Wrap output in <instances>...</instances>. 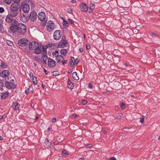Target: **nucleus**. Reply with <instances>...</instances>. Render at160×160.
<instances>
[{
  "mask_svg": "<svg viewBox=\"0 0 160 160\" xmlns=\"http://www.w3.org/2000/svg\"><path fill=\"white\" fill-rule=\"evenodd\" d=\"M29 48L31 50H34L35 53L37 54L41 53L42 51V46H39L36 41H33L29 43Z\"/></svg>",
  "mask_w": 160,
  "mask_h": 160,
  "instance_id": "nucleus-1",
  "label": "nucleus"
},
{
  "mask_svg": "<svg viewBox=\"0 0 160 160\" xmlns=\"http://www.w3.org/2000/svg\"><path fill=\"white\" fill-rule=\"evenodd\" d=\"M20 5L19 4L12 3L10 7V11L9 13L12 16L15 17L17 16L19 13V9L20 8Z\"/></svg>",
  "mask_w": 160,
  "mask_h": 160,
  "instance_id": "nucleus-2",
  "label": "nucleus"
},
{
  "mask_svg": "<svg viewBox=\"0 0 160 160\" xmlns=\"http://www.w3.org/2000/svg\"><path fill=\"white\" fill-rule=\"evenodd\" d=\"M18 25L19 23L17 21L11 24V26L8 29V32L13 34L18 33Z\"/></svg>",
  "mask_w": 160,
  "mask_h": 160,
  "instance_id": "nucleus-3",
  "label": "nucleus"
},
{
  "mask_svg": "<svg viewBox=\"0 0 160 160\" xmlns=\"http://www.w3.org/2000/svg\"><path fill=\"white\" fill-rule=\"evenodd\" d=\"M18 33L24 35L26 32V27L23 24L19 23Z\"/></svg>",
  "mask_w": 160,
  "mask_h": 160,
  "instance_id": "nucleus-4",
  "label": "nucleus"
},
{
  "mask_svg": "<svg viewBox=\"0 0 160 160\" xmlns=\"http://www.w3.org/2000/svg\"><path fill=\"white\" fill-rule=\"evenodd\" d=\"M54 23L52 20H49L48 22L46 29L48 31L51 32L56 28Z\"/></svg>",
  "mask_w": 160,
  "mask_h": 160,
  "instance_id": "nucleus-5",
  "label": "nucleus"
},
{
  "mask_svg": "<svg viewBox=\"0 0 160 160\" xmlns=\"http://www.w3.org/2000/svg\"><path fill=\"white\" fill-rule=\"evenodd\" d=\"M30 42V41L27 39L22 38L18 41V44L19 46L24 47L28 45Z\"/></svg>",
  "mask_w": 160,
  "mask_h": 160,
  "instance_id": "nucleus-6",
  "label": "nucleus"
},
{
  "mask_svg": "<svg viewBox=\"0 0 160 160\" xmlns=\"http://www.w3.org/2000/svg\"><path fill=\"white\" fill-rule=\"evenodd\" d=\"M42 62L44 64H47L46 61L48 58L47 55V50L43 46H42Z\"/></svg>",
  "mask_w": 160,
  "mask_h": 160,
  "instance_id": "nucleus-7",
  "label": "nucleus"
},
{
  "mask_svg": "<svg viewBox=\"0 0 160 160\" xmlns=\"http://www.w3.org/2000/svg\"><path fill=\"white\" fill-rule=\"evenodd\" d=\"M9 75V72L8 70H4L2 71L0 73V76L3 78H5V81H8L9 78L8 76Z\"/></svg>",
  "mask_w": 160,
  "mask_h": 160,
  "instance_id": "nucleus-8",
  "label": "nucleus"
},
{
  "mask_svg": "<svg viewBox=\"0 0 160 160\" xmlns=\"http://www.w3.org/2000/svg\"><path fill=\"white\" fill-rule=\"evenodd\" d=\"M5 84L8 89H14L16 87V85L13 82H8L7 80L5 81Z\"/></svg>",
  "mask_w": 160,
  "mask_h": 160,
  "instance_id": "nucleus-9",
  "label": "nucleus"
},
{
  "mask_svg": "<svg viewBox=\"0 0 160 160\" xmlns=\"http://www.w3.org/2000/svg\"><path fill=\"white\" fill-rule=\"evenodd\" d=\"M68 44V42L66 40H61L58 43V47L59 48L65 47Z\"/></svg>",
  "mask_w": 160,
  "mask_h": 160,
  "instance_id": "nucleus-10",
  "label": "nucleus"
},
{
  "mask_svg": "<svg viewBox=\"0 0 160 160\" xmlns=\"http://www.w3.org/2000/svg\"><path fill=\"white\" fill-rule=\"evenodd\" d=\"M12 16L10 15V14L9 13V14L7 15L6 16L5 19V21L7 23H13V22H15L17 20L14 18H13Z\"/></svg>",
  "mask_w": 160,
  "mask_h": 160,
  "instance_id": "nucleus-11",
  "label": "nucleus"
},
{
  "mask_svg": "<svg viewBox=\"0 0 160 160\" xmlns=\"http://www.w3.org/2000/svg\"><path fill=\"white\" fill-rule=\"evenodd\" d=\"M60 30H56L53 33V38L56 40H59L61 37V35L60 33Z\"/></svg>",
  "mask_w": 160,
  "mask_h": 160,
  "instance_id": "nucleus-12",
  "label": "nucleus"
},
{
  "mask_svg": "<svg viewBox=\"0 0 160 160\" xmlns=\"http://www.w3.org/2000/svg\"><path fill=\"white\" fill-rule=\"evenodd\" d=\"M37 18V13L36 12L33 11L31 12L30 15L29 16V18L30 20L32 22H34Z\"/></svg>",
  "mask_w": 160,
  "mask_h": 160,
  "instance_id": "nucleus-13",
  "label": "nucleus"
},
{
  "mask_svg": "<svg viewBox=\"0 0 160 160\" xmlns=\"http://www.w3.org/2000/svg\"><path fill=\"white\" fill-rule=\"evenodd\" d=\"M22 10L25 13H28L30 10L29 5L27 3H24L22 5Z\"/></svg>",
  "mask_w": 160,
  "mask_h": 160,
  "instance_id": "nucleus-14",
  "label": "nucleus"
},
{
  "mask_svg": "<svg viewBox=\"0 0 160 160\" xmlns=\"http://www.w3.org/2000/svg\"><path fill=\"white\" fill-rule=\"evenodd\" d=\"M80 9L82 11L86 12L88 9V7L85 3H82L80 5Z\"/></svg>",
  "mask_w": 160,
  "mask_h": 160,
  "instance_id": "nucleus-15",
  "label": "nucleus"
},
{
  "mask_svg": "<svg viewBox=\"0 0 160 160\" xmlns=\"http://www.w3.org/2000/svg\"><path fill=\"white\" fill-rule=\"evenodd\" d=\"M38 18L41 21H44L46 18L45 13L42 12H39L38 15Z\"/></svg>",
  "mask_w": 160,
  "mask_h": 160,
  "instance_id": "nucleus-16",
  "label": "nucleus"
},
{
  "mask_svg": "<svg viewBox=\"0 0 160 160\" xmlns=\"http://www.w3.org/2000/svg\"><path fill=\"white\" fill-rule=\"evenodd\" d=\"M56 62L50 58L48 59V65L50 68L53 67L56 65Z\"/></svg>",
  "mask_w": 160,
  "mask_h": 160,
  "instance_id": "nucleus-17",
  "label": "nucleus"
},
{
  "mask_svg": "<svg viewBox=\"0 0 160 160\" xmlns=\"http://www.w3.org/2000/svg\"><path fill=\"white\" fill-rule=\"evenodd\" d=\"M47 45L48 47L50 48L51 49H53L58 47V43L52 42L51 43H48Z\"/></svg>",
  "mask_w": 160,
  "mask_h": 160,
  "instance_id": "nucleus-18",
  "label": "nucleus"
},
{
  "mask_svg": "<svg viewBox=\"0 0 160 160\" xmlns=\"http://www.w3.org/2000/svg\"><path fill=\"white\" fill-rule=\"evenodd\" d=\"M78 63V61L77 59H75L73 57H71L70 60V65L72 66L77 64Z\"/></svg>",
  "mask_w": 160,
  "mask_h": 160,
  "instance_id": "nucleus-19",
  "label": "nucleus"
},
{
  "mask_svg": "<svg viewBox=\"0 0 160 160\" xmlns=\"http://www.w3.org/2000/svg\"><path fill=\"white\" fill-rule=\"evenodd\" d=\"M20 19L22 22H26L28 21L29 18L27 17L25 15H22L20 16Z\"/></svg>",
  "mask_w": 160,
  "mask_h": 160,
  "instance_id": "nucleus-20",
  "label": "nucleus"
},
{
  "mask_svg": "<svg viewBox=\"0 0 160 160\" xmlns=\"http://www.w3.org/2000/svg\"><path fill=\"white\" fill-rule=\"evenodd\" d=\"M63 59L64 57L62 55H58L56 56V60L58 63L61 62L62 60Z\"/></svg>",
  "mask_w": 160,
  "mask_h": 160,
  "instance_id": "nucleus-21",
  "label": "nucleus"
},
{
  "mask_svg": "<svg viewBox=\"0 0 160 160\" xmlns=\"http://www.w3.org/2000/svg\"><path fill=\"white\" fill-rule=\"evenodd\" d=\"M9 95V92H2L1 95V98L2 99H4L8 97Z\"/></svg>",
  "mask_w": 160,
  "mask_h": 160,
  "instance_id": "nucleus-22",
  "label": "nucleus"
},
{
  "mask_svg": "<svg viewBox=\"0 0 160 160\" xmlns=\"http://www.w3.org/2000/svg\"><path fill=\"white\" fill-rule=\"evenodd\" d=\"M68 87L69 89H72L73 88L74 86L73 83H72L70 81V79H68Z\"/></svg>",
  "mask_w": 160,
  "mask_h": 160,
  "instance_id": "nucleus-23",
  "label": "nucleus"
},
{
  "mask_svg": "<svg viewBox=\"0 0 160 160\" xmlns=\"http://www.w3.org/2000/svg\"><path fill=\"white\" fill-rule=\"evenodd\" d=\"M72 77L74 80H78L79 78L77 75V72H74L72 74Z\"/></svg>",
  "mask_w": 160,
  "mask_h": 160,
  "instance_id": "nucleus-24",
  "label": "nucleus"
},
{
  "mask_svg": "<svg viewBox=\"0 0 160 160\" xmlns=\"http://www.w3.org/2000/svg\"><path fill=\"white\" fill-rule=\"evenodd\" d=\"M19 103L17 102H14L12 104V108L15 109H18L19 108L18 106Z\"/></svg>",
  "mask_w": 160,
  "mask_h": 160,
  "instance_id": "nucleus-25",
  "label": "nucleus"
},
{
  "mask_svg": "<svg viewBox=\"0 0 160 160\" xmlns=\"http://www.w3.org/2000/svg\"><path fill=\"white\" fill-rule=\"evenodd\" d=\"M68 51L66 49L63 48L61 49L60 51V53L66 56L67 53Z\"/></svg>",
  "mask_w": 160,
  "mask_h": 160,
  "instance_id": "nucleus-26",
  "label": "nucleus"
},
{
  "mask_svg": "<svg viewBox=\"0 0 160 160\" xmlns=\"http://www.w3.org/2000/svg\"><path fill=\"white\" fill-rule=\"evenodd\" d=\"M0 66L1 68H7V64L5 63L4 61L1 60Z\"/></svg>",
  "mask_w": 160,
  "mask_h": 160,
  "instance_id": "nucleus-27",
  "label": "nucleus"
},
{
  "mask_svg": "<svg viewBox=\"0 0 160 160\" xmlns=\"http://www.w3.org/2000/svg\"><path fill=\"white\" fill-rule=\"evenodd\" d=\"M33 90V88L32 87H29L28 89L25 90V93L28 94L30 92H32Z\"/></svg>",
  "mask_w": 160,
  "mask_h": 160,
  "instance_id": "nucleus-28",
  "label": "nucleus"
},
{
  "mask_svg": "<svg viewBox=\"0 0 160 160\" xmlns=\"http://www.w3.org/2000/svg\"><path fill=\"white\" fill-rule=\"evenodd\" d=\"M31 79L32 81L33 84L36 85L37 83L36 77L35 76H34L33 77H32Z\"/></svg>",
  "mask_w": 160,
  "mask_h": 160,
  "instance_id": "nucleus-29",
  "label": "nucleus"
},
{
  "mask_svg": "<svg viewBox=\"0 0 160 160\" xmlns=\"http://www.w3.org/2000/svg\"><path fill=\"white\" fill-rule=\"evenodd\" d=\"M62 24L63 26L65 28H67L69 26V23L66 20H63Z\"/></svg>",
  "mask_w": 160,
  "mask_h": 160,
  "instance_id": "nucleus-30",
  "label": "nucleus"
},
{
  "mask_svg": "<svg viewBox=\"0 0 160 160\" xmlns=\"http://www.w3.org/2000/svg\"><path fill=\"white\" fill-rule=\"evenodd\" d=\"M151 36L152 37V38H155L156 37H159V35L158 34L154 33H152L151 34Z\"/></svg>",
  "mask_w": 160,
  "mask_h": 160,
  "instance_id": "nucleus-31",
  "label": "nucleus"
},
{
  "mask_svg": "<svg viewBox=\"0 0 160 160\" xmlns=\"http://www.w3.org/2000/svg\"><path fill=\"white\" fill-rule=\"evenodd\" d=\"M120 106L121 109L122 110H124L126 108L125 105L123 103H120Z\"/></svg>",
  "mask_w": 160,
  "mask_h": 160,
  "instance_id": "nucleus-32",
  "label": "nucleus"
},
{
  "mask_svg": "<svg viewBox=\"0 0 160 160\" xmlns=\"http://www.w3.org/2000/svg\"><path fill=\"white\" fill-rule=\"evenodd\" d=\"M45 140L46 144L48 146H50V145H51V144L50 142H49L48 139L46 138H45Z\"/></svg>",
  "mask_w": 160,
  "mask_h": 160,
  "instance_id": "nucleus-33",
  "label": "nucleus"
},
{
  "mask_svg": "<svg viewBox=\"0 0 160 160\" xmlns=\"http://www.w3.org/2000/svg\"><path fill=\"white\" fill-rule=\"evenodd\" d=\"M7 43L8 45L9 46H12V45H13V42L12 41L9 40H7Z\"/></svg>",
  "mask_w": 160,
  "mask_h": 160,
  "instance_id": "nucleus-34",
  "label": "nucleus"
},
{
  "mask_svg": "<svg viewBox=\"0 0 160 160\" xmlns=\"http://www.w3.org/2000/svg\"><path fill=\"white\" fill-rule=\"evenodd\" d=\"M3 29L2 20L0 19V31H1Z\"/></svg>",
  "mask_w": 160,
  "mask_h": 160,
  "instance_id": "nucleus-35",
  "label": "nucleus"
},
{
  "mask_svg": "<svg viewBox=\"0 0 160 160\" xmlns=\"http://www.w3.org/2000/svg\"><path fill=\"white\" fill-rule=\"evenodd\" d=\"M5 2L7 4H10L12 2V0H4Z\"/></svg>",
  "mask_w": 160,
  "mask_h": 160,
  "instance_id": "nucleus-36",
  "label": "nucleus"
},
{
  "mask_svg": "<svg viewBox=\"0 0 160 160\" xmlns=\"http://www.w3.org/2000/svg\"><path fill=\"white\" fill-rule=\"evenodd\" d=\"M61 62L62 63V65L64 66L65 65V64L67 63V60H64V59H62V60Z\"/></svg>",
  "mask_w": 160,
  "mask_h": 160,
  "instance_id": "nucleus-37",
  "label": "nucleus"
},
{
  "mask_svg": "<svg viewBox=\"0 0 160 160\" xmlns=\"http://www.w3.org/2000/svg\"><path fill=\"white\" fill-rule=\"evenodd\" d=\"M62 153L63 155H68L69 154V152L66 150H63L62 151Z\"/></svg>",
  "mask_w": 160,
  "mask_h": 160,
  "instance_id": "nucleus-38",
  "label": "nucleus"
},
{
  "mask_svg": "<svg viewBox=\"0 0 160 160\" xmlns=\"http://www.w3.org/2000/svg\"><path fill=\"white\" fill-rule=\"evenodd\" d=\"M52 55L55 56L56 57V56L57 55H58L59 52L58 51L56 50L55 51V52H53L52 53Z\"/></svg>",
  "mask_w": 160,
  "mask_h": 160,
  "instance_id": "nucleus-39",
  "label": "nucleus"
},
{
  "mask_svg": "<svg viewBox=\"0 0 160 160\" xmlns=\"http://www.w3.org/2000/svg\"><path fill=\"white\" fill-rule=\"evenodd\" d=\"M67 11L68 13H69L70 14H71L72 12V10L71 8H68L67 9Z\"/></svg>",
  "mask_w": 160,
  "mask_h": 160,
  "instance_id": "nucleus-40",
  "label": "nucleus"
},
{
  "mask_svg": "<svg viewBox=\"0 0 160 160\" xmlns=\"http://www.w3.org/2000/svg\"><path fill=\"white\" fill-rule=\"evenodd\" d=\"M68 22L72 24H74V21L72 19L68 18Z\"/></svg>",
  "mask_w": 160,
  "mask_h": 160,
  "instance_id": "nucleus-41",
  "label": "nucleus"
},
{
  "mask_svg": "<svg viewBox=\"0 0 160 160\" xmlns=\"http://www.w3.org/2000/svg\"><path fill=\"white\" fill-rule=\"evenodd\" d=\"M87 103H88V101L86 100H83L82 102V104L83 105H85L86 104H87Z\"/></svg>",
  "mask_w": 160,
  "mask_h": 160,
  "instance_id": "nucleus-42",
  "label": "nucleus"
},
{
  "mask_svg": "<svg viewBox=\"0 0 160 160\" xmlns=\"http://www.w3.org/2000/svg\"><path fill=\"white\" fill-rule=\"evenodd\" d=\"M35 60L38 62L40 61V59L38 57H35Z\"/></svg>",
  "mask_w": 160,
  "mask_h": 160,
  "instance_id": "nucleus-43",
  "label": "nucleus"
},
{
  "mask_svg": "<svg viewBox=\"0 0 160 160\" xmlns=\"http://www.w3.org/2000/svg\"><path fill=\"white\" fill-rule=\"evenodd\" d=\"M14 2L13 3H15L16 4H18L20 0H12Z\"/></svg>",
  "mask_w": 160,
  "mask_h": 160,
  "instance_id": "nucleus-44",
  "label": "nucleus"
},
{
  "mask_svg": "<svg viewBox=\"0 0 160 160\" xmlns=\"http://www.w3.org/2000/svg\"><path fill=\"white\" fill-rule=\"evenodd\" d=\"M144 117H142V118H140V122L141 123H143L144 122Z\"/></svg>",
  "mask_w": 160,
  "mask_h": 160,
  "instance_id": "nucleus-45",
  "label": "nucleus"
},
{
  "mask_svg": "<svg viewBox=\"0 0 160 160\" xmlns=\"http://www.w3.org/2000/svg\"><path fill=\"white\" fill-rule=\"evenodd\" d=\"M4 8L2 7H0V13H2L4 12Z\"/></svg>",
  "mask_w": 160,
  "mask_h": 160,
  "instance_id": "nucleus-46",
  "label": "nucleus"
},
{
  "mask_svg": "<svg viewBox=\"0 0 160 160\" xmlns=\"http://www.w3.org/2000/svg\"><path fill=\"white\" fill-rule=\"evenodd\" d=\"M34 76L33 74L32 73V72H30V73H29V76H30V78H32Z\"/></svg>",
  "mask_w": 160,
  "mask_h": 160,
  "instance_id": "nucleus-47",
  "label": "nucleus"
},
{
  "mask_svg": "<svg viewBox=\"0 0 160 160\" xmlns=\"http://www.w3.org/2000/svg\"><path fill=\"white\" fill-rule=\"evenodd\" d=\"M91 8H92V9H94L95 8V4L94 3H91Z\"/></svg>",
  "mask_w": 160,
  "mask_h": 160,
  "instance_id": "nucleus-48",
  "label": "nucleus"
},
{
  "mask_svg": "<svg viewBox=\"0 0 160 160\" xmlns=\"http://www.w3.org/2000/svg\"><path fill=\"white\" fill-rule=\"evenodd\" d=\"M109 160H116V159L114 157H111L109 158Z\"/></svg>",
  "mask_w": 160,
  "mask_h": 160,
  "instance_id": "nucleus-49",
  "label": "nucleus"
},
{
  "mask_svg": "<svg viewBox=\"0 0 160 160\" xmlns=\"http://www.w3.org/2000/svg\"><path fill=\"white\" fill-rule=\"evenodd\" d=\"M91 48L90 45L89 44H87L86 45V48L87 49H89Z\"/></svg>",
  "mask_w": 160,
  "mask_h": 160,
  "instance_id": "nucleus-50",
  "label": "nucleus"
},
{
  "mask_svg": "<svg viewBox=\"0 0 160 160\" xmlns=\"http://www.w3.org/2000/svg\"><path fill=\"white\" fill-rule=\"evenodd\" d=\"M88 87L90 88H93V85L91 83H89L88 84Z\"/></svg>",
  "mask_w": 160,
  "mask_h": 160,
  "instance_id": "nucleus-51",
  "label": "nucleus"
},
{
  "mask_svg": "<svg viewBox=\"0 0 160 160\" xmlns=\"http://www.w3.org/2000/svg\"><path fill=\"white\" fill-rule=\"evenodd\" d=\"M92 8H89V10H88V12L89 13L90 12H92V11H93V9H92Z\"/></svg>",
  "mask_w": 160,
  "mask_h": 160,
  "instance_id": "nucleus-52",
  "label": "nucleus"
},
{
  "mask_svg": "<svg viewBox=\"0 0 160 160\" xmlns=\"http://www.w3.org/2000/svg\"><path fill=\"white\" fill-rule=\"evenodd\" d=\"M79 50L80 52H82L84 51V49L82 48H79Z\"/></svg>",
  "mask_w": 160,
  "mask_h": 160,
  "instance_id": "nucleus-53",
  "label": "nucleus"
},
{
  "mask_svg": "<svg viewBox=\"0 0 160 160\" xmlns=\"http://www.w3.org/2000/svg\"><path fill=\"white\" fill-rule=\"evenodd\" d=\"M6 117V115L5 114L3 115L2 117L0 118V119L1 120L2 119V118H5Z\"/></svg>",
  "mask_w": 160,
  "mask_h": 160,
  "instance_id": "nucleus-54",
  "label": "nucleus"
},
{
  "mask_svg": "<svg viewBox=\"0 0 160 160\" xmlns=\"http://www.w3.org/2000/svg\"><path fill=\"white\" fill-rule=\"evenodd\" d=\"M56 121V118H53L52 119V121L53 122H54Z\"/></svg>",
  "mask_w": 160,
  "mask_h": 160,
  "instance_id": "nucleus-55",
  "label": "nucleus"
},
{
  "mask_svg": "<svg viewBox=\"0 0 160 160\" xmlns=\"http://www.w3.org/2000/svg\"><path fill=\"white\" fill-rule=\"evenodd\" d=\"M78 116V115L77 114H73L72 115V117L74 118H76Z\"/></svg>",
  "mask_w": 160,
  "mask_h": 160,
  "instance_id": "nucleus-56",
  "label": "nucleus"
},
{
  "mask_svg": "<svg viewBox=\"0 0 160 160\" xmlns=\"http://www.w3.org/2000/svg\"><path fill=\"white\" fill-rule=\"evenodd\" d=\"M44 71L45 73V74L46 75H47L48 74V73H47V70L45 69H44Z\"/></svg>",
  "mask_w": 160,
  "mask_h": 160,
  "instance_id": "nucleus-57",
  "label": "nucleus"
},
{
  "mask_svg": "<svg viewBox=\"0 0 160 160\" xmlns=\"http://www.w3.org/2000/svg\"><path fill=\"white\" fill-rule=\"evenodd\" d=\"M87 148L90 147H91L92 146V145L91 144H88V145H87Z\"/></svg>",
  "mask_w": 160,
  "mask_h": 160,
  "instance_id": "nucleus-58",
  "label": "nucleus"
},
{
  "mask_svg": "<svg viewBox=\"0 0 160 160\" xmlns=\"http://www.w3.org/2000/svg\"><path fill=\"white\" fill-rule=\"evenodd\" d=\"M76 2V0H72L71 1V2L72 3H75Z\"/></svg>",
  "mask_w": 160,
  "mask_h": 160,
  "instance_id": "nucleus-59",
  "label": "nucleus"
},
{
  "mask_svg": "<svg viewBox=\"0 0 160 160\" xmlns=\"http://www.w3.org/2000/svg\"><path fill=\"white\" fill-rule=\"evenodd\" d=\"M118 115H119V116H120V118L122 116V114L121 113H118Z\"/></svg>",
  "mask_w": 160,
  "mask_h": 160,
  "instance_id": "nucleus-60",
  "label": "nucleus"
},
{
  "mask_svg": "<svg viewBox=\"0 0 160 160\" xmlns=\"http://www.w3.org/2000/svg\"><path fill=\"white\" fill-rule=\"evenodd\" d=\"M84 159H85V158H81L79 159V160H84Z\"/></svg>",
  "mask_w": 160,
  "mask_h": 160,
  "instance_id": "nucleus-61",
  "label": "nucleus"
},
{
  "mask_svg": "<svg viewBox=\"0 0 160 160\" xmlns=\"http://www.w3.org/2000/svg\"><path fill=\"white\" fill-rule=\"evenodd\" d=\"M3 139V137L0 135V140H2Z\"/></svg>",
  "mask_w": 160,
  "mask_h": 160,
  "instance_id": "nucleus-62",
  "label": "nucleus"
},
{
  "mask_svg": "<svg viewBox=\"0 0 160 160\" xmlns=\"http://www.w3.org/2000/svg\"><path fill=\"white\" fill-rule=\"evenodd\" d=\"M0 89L1 90V91H2L4 90V88L3 87H1L0 88Z\"/></svg>",
  "mask_w": 160,
  "mask_h": 160,
  "instance_id": "nucleus-63",
  "label": "nucleus"
},
{
  "mask_svg": "<svg viewBox=\"0 0 160 160\" xmlns=\"http://www.w3.org/2000/svg\"><path fill=\"white\" fill-rule=\"evenodd\" d=\"M42 88L44 89V88H45V86L44 85H43V84H42Z\"/></svg>",
  "mask_w": 160,
  "mask_h": 160,
  "instance_id": "nucleus-64",
  "label": "nucleus"
}]
</instances>
